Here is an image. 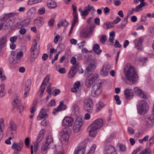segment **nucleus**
Here are the masks:
<instances>
[{
  "mask_svg": "<svg viewBox=\"0 0 154 154\" xmlns=\"http://www.w3.org/2000/svg\"><path fill=\"white\" fill-rule=\"evenodd\" d=\"M21 22V24L22 25L23 27H25L27 26L30 23V20L29 19H26L23 20Z\"/></svg>",
  "mask_w": 154,
  "mask_h": 154,
  "instance_id": "49530a36",
  "label": "nucleus"
},
{
  "mask_svg": "<svg viewBox=\"0 0 154 154\" xmlns=\"http://www.w3.org/2000/svg\"><path fill=\"white\" fill-rule=\"evenodd\" d=\"M152 113V115L148 116L146 118V125L148 127H152L154 124V103Z\"/></svg>",
  "mask_w": 154,
  "mask_h": 154,
  "instance_id": "9b49d317",
  "label": "nucleus"
},
{
  "mask_svg": "<svg viewBox=\"0 0 154 154\" xmlns=\"http://www.w3.org/2000/svg\"><path fill=\"white\" fill-rule=\"evenodd\" d=\"M83 123V120L81 117H78L75 121L73 126V131L75 133L79 132Z\"/></svg>",
  "mask_w": 154,
  "mask_h": 154,
  "instance_id": "423d86ee",
  "label": "nucleus"
},
{
  "mask_svg": "<svg viewBox=\"0 0 154 154\" xmlns=\"http://www.w3.org/2000/svg\"><path fill=\"white\" fill-rule=\"evenodd\" d=\"M78 69L77 65L72 66L69 72L68 77L70 79H71L74 77Z\"/></svg>",
  "mask_w": 154,
  "mask_h": 154,
  "instance_id": "5701e85b",
  "label": "nucleus"
},
{
  "mask_svg": "<svg viewBox=\"0 0 154 154\" xmlns=\"http://www.w3.org/2000/svg\"><path fill=\"white\" fill-rule=\"evenodd\" d=\"M78 20L73 19V21L72 23L71 27L69 33V34L71 33L75 24L78 22Z\"/></svg>",
  "mask_w": 154,
  "mask_h": 154,
  "instance_id": "6e6d98bb",
  "label": "nucleus"
},
{
  "mask_svg": "<svg viewBox=\"0 0 154 154\" xmlns=\"http://www.w3.org/2000/svg\"><path fill=\"white\" fill-rule=\"evenodd\" d=\"M12 105L14 107L16 108L19 113L23 111L26 108L22 105L20 100L18 98H16L13 100Z\"/></svg>",
  "mask_w": 154,
  "mask_h": 154,
  "instance_id": "6e6552de",
  "label": "nucleus"
},
{
  "mask_svg": "<svg viewBox=\"0 0 154 154\" xmlns=\"http://www.w3.org/2000/svg\"><path fill=\"white\" fill-rule=\"evenodd\" d=\"M48 116V115L47 114L46 110L42 109L37 116V119L38 120H40L44 118L47 117Z\"/></svg>",
  "mask_w": 154,
  "mask_h": 154,
  "instance_id": "cd10ccee",
  "label": "nucleus"
},
{
  "mask_svg": "<svg viewBox=\"0 0 154 154\" xmlns=\"http://www.w3.org/2000/svg\"><path fill=\"white\" fill-rule=\"evenodd\" d=\"M86 144L85 141L80 143L75 149L74 154H84L85 152V148Z\"/></svg>",
  "mask_w": 154,
  "mask_h": 154,
  "instance_id": "1a4fd4ad",
  "label": "nucleus"
},
{
  "mask_svg": "<svg viewBox=\"0 0 154 154\" xmlns=\"http://www.w3.org/2000/svg\"><path fill=\"white\" fill-rule=\"evenodd\" d=\"M69 137V133L67 128L62 129L59 134V139L62 143L66 145L67 144Z\"/></svg>",
  "mask_w": 154,
  "mask_h": 154,
  "instance_id": "f03ea898",
  "label": "nucleus"
},
{
  "mask_svg": "<svg viewBox=\"0 0 154 154\" xmlns=\"http://www.w3.org/2000/svg\"><path fill=\"white\" fill-rule=\"evenodd\" d=\"M3 23V27L4 29H8L12 25L13 22L11 20H10L8 22H4Z\"/></svg>",
  "mask_w": 154,
  "mask_h": 154,
  "instance_id": "2f4dec72",
  "label": "nucleus"
},
{
  "mask_svg": "<svg viewBox=\"0 0 154 154\" xmlns=\"http://www.w3.org/2000/svg\"><path fill=\"white\" fill-rule=\"evenodd\" d=\"M63 101H61L60 102L59 106L56 108H55L54 109V111L52 112L53 114H55L56 113L58 112L61 110H64L66 108V105L63 104Z\"/></svg>",
  "mask_w": 154,
  "mask_h": 154,
  "instance_id": "a211bd4d",
  "label": "nucleus"
},
{
  "mask_svg": "<svg viewBox=\"0 0 154 154\" xmlns=\"http://www.w3.org/2000/svg\"><path fill=\"white\" fill-rule=\"evenodd\" d=\"M47 5L48 7L51 8H55L57 5L55 2L51 0H49L47 2Z\"/></svg>",
  "mask_w": 154,
  "mask_h": 154,
  "instance_id": "72a5a7b5",
  "label": "nucleus"
},
{
  "mask_svg": "<svg viewBox=\"0 0 154 154\" xmlns=\"http://www.w3.org/2000/svg\"><path fill=\"white\" fill-rule=\"evenodd\" d=\"M124 94L125 97L127 100H130L134 96L133 91L131 89L128 88L125 90Z\"/></svg>",
  "mask_w": 154,
  "mask_h": 154,
  "instance_id": "412c9836",
  "label": "nucleus"
},
{
  "mask_svg": "<svg viewBox=\"0 0 154 154\" xmlns=\"http://www.w3.org/2000/svg\"><path fill=\"white\" fill-rule=\"evenodd\" d=\"M68 23L66 20H61L57 24V26L60 27L61 26L65 27L68 26Z\"/></svg>",
  "mask_w": 154,
  "mask_h": 154,
  "instance_id": "4c0bfd02",
  "label": "nucleus"
},
{
  "mask_svg": "<svg viewBox=\"0 0 154 154\" xmlns=\"http://www.w3.org/2000/svg\"><path fill=\"white\" fill-rule=\"evenodd\" d=\"M92 71L86 68L85 72V76L87 77H88L90 76L91 77V75H93L92 73Z\"/></svg>",
  "mask_w": 154,
  "mask_h": 154,
  "instance_id": "4d7b16f0",
  "label": "nucleus"
},
{
  "mask_svg": "<svg viewBox=\"0 0 154 154\" xmlns=\"http://www.w3.org/2000/svg\"><path fill=\"white\" fill-rule=\"evenodd\" d=\"M102 86L100 84H95L92 86L91 93L93 97H96L99 95L101 92Z\"/></svg>",
  "mask_w": 154,
  "mask_h": 154,
  "instance_id": "39448f33",
  "label": "nucleus"
},
{
  "mask_svg": "<svg viewBox=\"0 0 154 154\" xmlns=\"http://www.w3.org/2000/svg\"><path fill=\"white\" fill-rule=\"evenodd\" d=\"M44 23V18L41 17H38L34 21V24L37 26H41Z\"/></svg>",
  "mask_w": 154,
  "mask_h": 154,
  "instance_id": "a878e982",
  "label": "nucleus"
},
{
  "mask_svg": "<svg viewBox=\"0 0 154 154\" xmlns=\"http://www.w3.org/2000/svg\"><path fill=\"white\" fill-rule=\"evenodd\" d=\"M88 13L87 12V11L85 10L82 11V13H81V15L82 16V17L84 19H85L86 16L88 15Z\"/></svg>",
  "mask_w": 154,
  "mask_h": 154,
  "instance_id": "e2e57ef3",
  "label": "nucleus"
},
{
  "mask_svg": "<svg viewBox=\"0 0 154 154\" xmlns=\"http://www.w3.org/2000/svg\"><path fill=\"white\" fill-rule=\"evenodd\" d=\"M127 79L130 82L132 83L136 82L138 79V77L137 73L134 74H131L128 75H126Z\"/></svg>",
  "mask_w": 154,
  "mask_h": 154,
  "instance_id": "aec40b11",
  "label": "nucleus"
},
{
  "mask_svg": "<svg viewBox=\"0 0 154 154\" xmlns=\"http://www.w3.org/2000/svg\"><path fill=\"white\" fill-rule=\"evenodd\" d=\"M85 9L87 12H88V13L92 10H94V8L90 5H88L87 6L85 7Z\"/></svg>",
  "mask_w": 154,
  "mask_h": 154,
  "instance_id": "052dcab7",
  "label": "nucleus"
},
{
  "mask_svg": "<svg viewBox=\"0 0 154 154\" xmlns=\"http://www.w3.org/2000/svg\"><path fill=\"white\" fill-rule=\"evenodd\" d=\"M115 32L114 31H112L109 33V37L108 41L111 42L112 44L114 43L113 41L115 37Z\"/></svg>",
  "mask_w": 154,
  "mask_h": 154,
  "instance_id": "e433bc0d",
  "label": "nucleus"
},
{
  "mask_svg": "<svg viewBox=\"0 0 154 154\" xmlns=\"http://www.w3.org/2000/svg\"><path fill=\"white\" fill-rule=\"evenodd\" d=\"M8 134L10 135V137L11 138L15 139L17 137L16 130H12L10 131H8Z\"/></svg>",
  "mask_w": 154,
  "mask_h": 154,
  "instance_id": "79ce46f5",
  "label": "nucleus"
},
{
  "mask_svg": "<svg viewBox=\"0 0 154 154\" xmlns=\"http://www.w3.org/2000/svg\"><path fill=\"white\" fill-rule=\"evenodd\" d=\"M111 68V66L110 65L107 63H105L100 71L101 75L103 76H106L108 75Z\"/></svg>",
  "mask_w": 154,
  "mask_h": 154,
  "instance_id": "dca6fc26",
  "label": "nucleus"
},
{
  "mask_svg": "<svg viewBox=\"0 0 154 154\" xmlns=\"http://www.w3.org/2000/svg\"><path fill=\"white\" fill-rule=\"evenodd\" d=\"M0 78L2 81H4L6 79L3 69L2 68H0Z\"/></svg>",
  "mask_w": 154,
  "mask_h": 154,
  "instance_id": "de8ad7c7",
  "label": "nucleus"
},
{
  "mask_svg": "<svg viewBox=\"0 0 154 154\" xmlns=\"http://www.w3.org/2000/svg\"><path fill=\"white\" fill-rule=\"evenodd\" d=\"M93 49L95 52L98 54H100L102 51L101 50L100 48L99 45L97 44L94 45Z\"/></svg>",
  "mask_w": 154,
  "mask_h": 154,
  "instance_id": "f704fd0d",
  "label": "nucleus"
},
{
  "mask_svg": "<svg viewBox=\"0 0 154 154\" xmlns=\"http://www.w3.org/2000/svg\"><path fill=\"white\" fill-rule=\"evenodd\" d=\"M106 40V36L105 35H103L101 36L100 38V42L103 43H104Z\"/></svg>",
  "mask_w": 154,
  "mask_h": 154,
  "instance_id": "0e129e2a",
  "label": "nucleus"
},
{
  "mask_svg": "<svg viewBox=\"0 0 154 154\" xmlns=\"http://www.w3.org/2000/svg\"><path fill=\"white\" fill-rule=\"evenodd\" d=\"M5 85L2 83L0 85V97H3L5 94L4 91Z\"/></svg>",
  "mask_w": 154,
  "mask_h": 154,
  "instance_id": "37998d69",
  "label": "nucleus"
},
{
  "mask_svg": "<svg viewBox=\"0 0 154 154\" xmlns=\"http://www.w3.org/2000/svg\"><path fill=\"white\" fill-rule=\"evenodd\" d=\"M103 152L104 154H117L116 148L110 145L104 146L103 148Z\"/></svg>",
  "mask_w": 154,
  "mask_h": 154,
  "instance_id": "9d476101",
  "label": "nucleus"
},
{
  "mask_svg": "<svg viewBox=\"0 0 154 154\" xmlns=\"http://www.w3.org/2000/svg\"><path fill=\"white\" fill-rule=\"evenodd\" d=\"M16 125L14 122L12 121H10L8 131H10L12 130H16Z\"/></svg>",
  "mask_w": 154,
  "mask_h": 154,
  "instance_id": "c85d7f7f",
  "label": "nucleus"
},
{
  "mask_svg": "<svg viewBox=\"0 0 154 154\" xmlns=\"http://www.w3.org/2000/svg\"><path fill=\"white\" fill-rule=\"evenodd\" d=\"M91 34V32L90 29H87L84 30L80 34V36L84 38H89Z\"/></svg>",
  "mask_w": 154,
  "mask_h": 154,
  "instance_id": "b1692460",
  "label": "nucleus"
},
{
  "mask_svg": "<svg viewBox=\"0 0 154 154\" xmlns=\"http://www.w3.org/2000/svg\"><path fill=\"white\" fill-rule=\"evenodd\" d=\"M103 123V120L101 119H97L93 121L88 128L89 135L91 137H95L97 134L96 131L102 127Z\"/></svg>",
  "mask_w": 154,
  "mask_h": 154,
  "instance_id": "f257e3e1",
  "label": "nucleus"
},
{
  "mask_svg": "<svg viewBox=\"0 0 154 154\" xmlns=\"http://www.w3.org/2000/svg\"><path fill=\"white\" fill-rule=\"evenodd\" d=\"M50 80V77L49 76H46L44 79L40 87L41 93L40 97H42L43 96V94L44 93L46 87L47 83H48Z\"/></svg>",
  "mask_w": 154,
  "mask_h": 154,
  "instance_id": "2eb2a0df",
  "label": "nucleus"
},
{
  "mask_svg": "<svg viewBox=\"0 0 154 154\" xmlns=\"http://www.w3.org/2000/svg\"><path fill=\"white\" fill-rule=\"evenodd\" d=\"M117 146L119 148V150L121 151L124 152L126 150V147L124 145L119 143Z\"/></svg>",
  "mask_w": 154,
  "mask_h": 154,
  "instance_id": "8fccbe9b",
  "label": "nucleus"
},
{
  "mask_svg": "<svg viewBox=\"0 0 154 154\" xmlns=\"http://www.w3.org/2000/svg\"><path fill=\"white\" fill-rule=\"evenodd\" d=\"M149 109L148 105L145 100H141L139 101L137 110L140 114L146 113Z\"/></svg>",
  "mask_w": 154,
  "mask_h": 154,
  "instance_id": "7ed1b4c3",
  "label": "nucleus"
},
{
  "mask_svg": "<svg viewBox=\"0 0 154 154\" xmlns=\"http://www.w3.org/2000/svg\"><path fill=\"white\" fill-rule=\"evenodd\" d=\"M95 67L96 66L94 63H91L86 68L93 72Z\"/></svg>",
  "mask_w": 154,
  "mask_h": 154,
  "instance_id": "5fc2aeb1",
  "label": "nucleus"
},
{
  "mask_svg": "<svg viewBox=\"0 0 154 154\" xmlns=\"http://www.w3.org/2000/svg\"><path fill=\"white\" fill-rule=\"evenodd\" d=\"M23 52L22 51L17 52L16 54V57L17 60H18L23 56Z\"/></svg>",
  "mask_w": 154,
  "mask_h": 154,
  "instance_id": "69168bd1",
  "label": "nucleus"
},
{
  "mask_svg": "<svg viewBox=\"0 0 154 154\" xmlns=\"http://www.w3.org/2000/svg\"><path fill=\"white\" fill-rule=\"evenodd\" d=\"M30 51L31 52V57L32 59V60L34 61L37 57L39 51L36 50V51L30 50Z\"/></svg>",
  "mask_w": 154,
  "mask_h": 154,
  "instance_id": "473e14b6",
  "label": "nucleus"
},
{
  "mask_svg": "<svg viewBox=\"0 0 154 154\" xmlns=\"http://www.w3.org/2000/svg\"><path fill=\"white\" fill-rule=\"evenodd\" d=\"M43 137L44 135L43 134H39L37 137V139L35 142L39 143V144H41V142L42 141Z\"/></svg>",
  "mask_w": 154,
  "mask_h": 154,
  "instance_id": "603ef678",
  "label": "nucleus"
},
{
  "mask_svg": "<svg viewBox=\"0 0 154 154\" xmlns=\"http://www.w3.org/2000/svg\"><path fill=\"white\" fill-rule=\"evenodd\" d=\"M62 147L61 146H57L54 151V154H64V152L62 151Z\"/></svg>",
  "mask_w": 154,
  "mask_h": 154,
  "instance_id": "a19ab883",
  "label": "nucleus"
},
{
  "mask_svg": "<svg viewBox=\"0 0 154 154\" xmlns=\"http://www.w3.org/2000/svg\"><path fill=\"white\" fill-rule=\"evenodd\" d=\"M84 109L88 112H91L93 109V100L89 98L85 99L84 101Z\"/></svg>",
  "mask_w": 154,
  "mask_h": 154,
  "instance_id": "20e7f679",
  "label": "nucleus"
},
{
  "mask_svg": "<svg viewBox=\"0 0 154 154\" xmlns=\"http://www.w3.org/2000/svg\"><path fill=\"white\" fill-rule=\"evenodd\" d=\"M80 85V83L79 82H76L74 85V88L72 89V92H75L77 90H79V87Z\"/></svg>",
  "mask_w": 154,
  "mask_h": 154,
  "instance_id": "a18cd8bd",
  "label": "nucleus"
},
{
  "mask_svg": "<svg viewBox=\"0 0 154 154\" xmlns=\"http://www.w3.org/2000/svg\"><path fill=\"white\" fill-rule=\"evenodd\" d=\"M146 4H142L141 3L138 6H136L135 8H132L131 11V14H133L134 12H137L142 11V8L145 6Z\"/></svg>",
  "mask_w": 154,
  "mask_h": 154,
  "instance_id": "393cba45",
  "label": "nucleus"
},
{
  "mask_svg": "<svg viewBox=\"0 0 154 154\" xmlns=\"http://www.w3.org/2000/svg\"><path fill=\"white\" fill-rule=\"evenodd\" d=\"M99 78V76L96 74L92 75L90 78L86 80L85 85L88 88L91 87L93 83Z\"/></svg>",
  "mask_w": 154,
  "mask_h": 154,
  "instance_id": "0eeeda50",
  "label": "nucleus"
},
{
  "mask_svg": "<svg viewBox=\"0 0 154 154\" xmlns=\"http://www.w3.org/2000/svg\"><path fill=\"white\" fill-rule=\"evenodd\" d=\"M104 104L102 102H100L97 105V111H100L103 106Z\"/></svg>",
  "mask_w": 154,
  "mask_h": 154,
  "instance_id": "13d9d810",
  "label": "nucleus"
},
{
  "mask_svg": "<svg viewBox=\"0 0 154 154\" xmlns=\"http://www.w3.org/2000/svg\"><path fill=\"white\" fill-rule=\"evenodd\" d=\"M7 41V37L5 36H3L0 39V49L5 46Z\"/></svg>",
  "mask_w": 154,
  "mask_h": 154,
  "instance_id": "7c9ffc66",
  "label": "nucleus"
},
{
  "mask_svg": "<svg viewBox=\"0 0 154 154\" xmlns=\"http://www.w3.org/2000/svg\"><path fill=\"white\" fill-rule=\"evenodd\" d=\"M143 41V39L142 38H140L135 39L134 41V42L135 45V48L138 50H141L142 49L141 45Z\"/></svg>",
  "mask_w": 154,
  "mask_h": 154,
  "instance_id": "6ab92c4d",
  "label": "nucleus"
},
{
  "mask_svg": "<svg viewBox=\"0 0 154 154\" xmlns=\"http://www.w3.org/2000/svg\"><path fill=\"white\" fill-rule=\"evenodd\" d=\"M72 10L73 11V19L78 20V14L77 11V7L74 5H72Z\"/></svg>",
  "mask_w": 154,
  "mask_h": 154,
  "instance_id": "ea45409f",
  "label": "nucleus"
},
{
  "mask_svg": "<svg viewBox=\"0 0 154 154\" xmlns=\"http://www.w3.org/2000/svg\"><path fill=\"white\" fill-rule=\"evenodd\" d=\"M6 14L8 19L10 18H13V20H14V19H15L16 18L14 16H15L17 15V13H11Z\"/></svg>",
  "mask_w": 154,
  "mask_h": 154,
  "instance_id": "864d4df0",
  "label": "nucleus"
},
{
  "mask_svg": "<svg viewBox=\"0 0 154 154\" xmlns=\"http://www.w3.org/2000/svg\"><path fill=\"white\" fill-rule=\"evenodd\" d=\"M124 70L125 75H128L129 74L134 75V73H137L134 67L130 63L127 64V66L125 68Z\"/></svg>",
  "mask_w": 154,
  "mask_h": 154,
  "instance_id": "f8f14e48",
  "label": "nucleus"
},
{
  "mask_svg": "<svg viewBox=\"0 0 154 154\" xmlns=\"http://www.w3.org/2000/svg\"><path fill=\"white\" fill-rule=\"evenodd\" d=\"M134 92L135 94L138 97L146 99L148 97L138 87H136L134 88Z\"/></svg>",
  "mask_w": 154,
  "mask_h": 154,
  "instance_id": "4468645a",
  "label": "nucleus"
},
{
  "mask_svg": "<svg viewBox=\"0 0 154 154\" xmlns=\"http://www.w3.org/2000/svg\"><path fill=\"white\" fill-rule=\"evenodd\" d=\"M23 141L20 140L17 143H13L11 146V147L14 151L17 152H19L21 151L22 149L23 146Z\"/></svg>",
  "mask_w": 154,
  "mask_h": 154,
  "instance_id": "ddd939ff",
  "label": "nucleus"
},
{
  "mask_svg": "<svg viewBox=\"0 0 154 154\" xmlns=\"http://www.w3.org/2000/svg\"><path fill=\"white\" fill-rule=\"evenodd\" d=\"M71 63L75 66L76 65L77 66V68H79V64L78 62H77L76 58L75 57H72L71 59Z\"/></svg>",
  "mask_w": 154,
  "mask_h": 154,
  "instance_id": "c03bdc74",
  "label": "nucleus"
},
{
  "mask_svg": "<svg viewBox=\"0 0 154 154\" xmlns=\"http://www.w3.org/2000/svg\"><path fill=\"white\" fill-rule=\"evenodd\" d=\"M38 42H37V41L35 39H34L33 40L30 50L35 51H36V50L39 51L40 47L39 45L38 46Z\"/></svg>",
  "mask_w": 154,
  "mask_h": 154,
  "instance_id": "bb28decb",
  "label": "nucleus"
},
{
  "mask_svg": "<svg viewBox=\"0 0 154 154\" xmlns=\"http://www.w3.org/2000/svg\"><path fill=\"white\" fill-rule=\"evenodd\" d=\"M49 148H51V147L45 144L41 147V152L42 153L45 154L47 153L48 150Z\"/></svg>",
  "mask_w": 154,
  "mask_h": 154,
  "instance_id": "c9c22d12",
  "label": "nucleus"
},
{
  "mask_svg": "<svg viewBox=\"0 0 154 154\" xmlns=\"http://www.w3.org/2000/svg\"><path fill=\"white\" fill-rule=\"evenodd\" d=\"M8 19L6 14H4L2 15L0 18V20L2 22H5V21H7Z\"/></svg>",
  "mask_w": 154,
  "mask_h": 154,
  "instance_id": "bf43d9fd",
  "label": "nucleus"
},
{
  "mask_svg": "<svg viewBox=\"0 0 154 154\" xmlns=\"http://www.w3.org/2000/svg\"><path fill=\"white\" fill-rule=\"evenodd\" d=\"M74 119L70 117H66L63 120L62 125L64 126L69 127L72 125Z\"/></svg>",
  "mask_w": 154,
  "mask_h": 154,
  "instance_id": "f3484780",
  "label": "nucleus"
},
{
  "mask_svg": "<svg viewBox=\"0 0 154 154\" xmlns=\"http://www.w3.org/2000/svg\"><path fill=\"white\" fill-rule=\"evenodd\" d=\"M37 102L36 101H34L33 103L32 106L30 110V112L31 114L29 116L30 118H32L33 117L34 112L35 109V107L37 105Z\"/></svg>",
  "mask_w": 154,
  "mask_h": 154,
  "instance_id": "58836bf2",
  "label": "nucleus"
},
{
  "mask_svg": "<svg viewBox=\"0 0 154 154\" xmlns=\"http://www.w3.org/2000/svg\"><path fill=\"white\" fill-rule=\"evenodd\" d=\"M114 26L113 24L109 22H107L104 25V28L107 29L113 27Z\"/></svg>",
  "mask_w": 154,
  "mask_h": 154,
  "instance_id": "09e8293b",
  "label": "nucleus"
},
{
  "mask_svg": "<svg viewBox=\"0 0 154 154\" xmlns=\"http://www.w3.org/2000/svg\"><path fill=\"white\" fill-rule=\"evenodd\" d=\"M45 144L49 146L51 149L54 148L56 147L55 145L54 144L53 139L51 136H48Z\"/></svg>",
  "mask_w": 154,
  "mask_h": 154,
  "instance_id": "4be33fe9",
  "label": "nucleus"
},
{
  "mask_svg": "<svg viewBox=\"0 0 154 154\" xmlns=\"http://www.w3.org/2000/svg\"><path fill=\"white\" fill-rule=\"evenodd\" d=\"M42 0H29L28 1L27 4L28 5H32L41 2Z\"/></svg>",
  "mask_w": 154,
  "mask_h": 154,
  "instance_id": "3c124183",
  "label": "nucleus"
},
{
  "mask_svg": "<svg viewBox=\"0 0 154 154\" xmlns=\"http://www.w3.org/2000/svg\"><path fill=\"white\" fill-rule=\"evenodd\" d=\"M35 11L34 8H31L28 12V14L29 16H32L35 14Z\"/></svg>",
  "mask_w": 154,
  "mask_h": 154,
  "instance_id": "680f3d73",
  "label": "nucleus"
},
{
  "mask_svg": "<svg viewBox=\"0 0 154 154\" xmlns=\"http://www.w3.org/2000/svg\"><path fill=\"white\" fill-rule=\"evenodd\" d=\"M79 112V107L76 104H74L72 108V115H77Z\"/></svg>",
  "mask_w": 154,
  "mask_h": 154,
  "instance_id": "c756f323",
  "label": "nucleus"
},
{
  "mask_svg": "<svg viewBox=\"0 0 154 154\" xmlns=\"http://www.w3.org/2000/svg\"><path fill=\"white\" fill-rule=\"evenodd\" d=\"M40 145L41 144H39V143L35 142L34 147V151L35 152H36L37 151Z\"/></svg>",
  "mask_w": 154,
  "mask_h": 154,
  "instance_id": "338daca9",
  "label": "nucleus"
},
{
  "mask_svg": "<svg viewBox=\"0 0 154 154\" xmlns=\"http://www.w3.org/2000/svg\"><path fill=\"white\" fill-rule=\"evenodd\" d=\"M17 38V36H16L11 37L10 38V41L11 43H14L16 41Z\"/></svg>",
  "mask_w": 154,
  "mask_h": 154,
  "instance_id": "774afa93",
  "label": "nucleus"
}]
</instances>
